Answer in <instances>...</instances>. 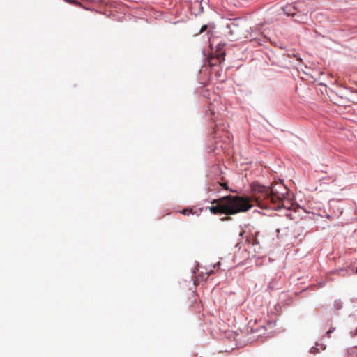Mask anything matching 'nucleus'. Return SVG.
I'll return each mask as SVG.
<instances>
[{
  "label": "nucleus",
  "mask_w": 357,
  "mask_h": 357,
  "mask_svg": "<svg viewBox=\"0 0 357 357\" xmlns=\"http://www.w3.org/2000/svg\"><path fill=\"white\" fill-rule=\"evenodd\" d=\"M213 273V270L208 271H200L199 268H197V272H195L194 284H198L200 282L205 281L208 279L209 275Z\"/></svg>",
  "instance_id": "20e7f679"
},
{
  "label": "nucleus",
  "mask_w": 357,
  "mask_h": 357,
  "mask_svg": "<svg viewBox=\"0 0 357 357\" xmlns=\"http://www.w3.org/2000/svg\"><path fill=\"white\" fill-rule=\"evenodd\" d=\"M202 211V208L199 209V212L201 213Z\"/></svg>",
  "instance_id": "dca6fc26"
},
{
  "label": "nucleus",
  "mask_w": 357,
  "mask_h": 357,
  "mask_svg": "<svg viewBox=\"0 0 357 357\" xmlns=\"http://www.w3.org/2000/svg\"><path fill=\"white\" fill-rule=\"evenodd\" d=\"M220 185L222 186L225 190H229V188L226 183H220Z\"/></svg>",
  "instance_id": "f8f14e48"
},
{
  "label": "nucleus",
  "mask_w": 357,
  "mask_h": 357,
  "mask_svg": "<svg viewBox=\"0 0 357 357\" xmlns=\"http://www.w3.org/2000/svg\"><path fill=\"white\" fill-rule=\"evenodd\" d=\"M66 3H71L76 6H82L81 3L78 2L76 0H64Z\"/></svg>",
  "instance_id": "9d476101"
},
{
  "label": "nucleus",
  "mask_w": 357,
  "mask_h": 357,
  "mask_svg": "<svg viewBox=\"0 0 357 357\" xmlns=\"http://www.w3.org/2000/svg\"><path fill=\"white\" fill-rule=\"evenodd\" d=\"M333 331V330H329L328 332H327V335H328V337H330V335L331 333Z\"/></svg>",
  "instance_id": "4468645a"
},
{
  "label": "nucleus",
  "mask_w": 357,
  "mask_h": 357,
  "mask_svg": "<svg viewBox=\"0 0 357 357\" xmlns=\"http://www.w3.org/2000/svg\"><path fill=\"white\" fill-rule=\"evenodd\" d=\"M347 357H357L356 348L349 349L347 352Z\"/></svg>",
  "instance_id": "6e6552de"
},
{
  "label": "nucleus",
  "mask_w": 357,
  "mask_h": 357,
  "mask_svg": "<svg viewBox=\"0 0 357 357\" xmlns=\"http://www.w3.org/2000/svg\"><path fill=\"white\" fill-rule=\"evenodd\" d=\"M181 213L185 215H189L190 214H197V215H199L197 211H193L192 209H183L181 211Z\"/></svg>",
  "instance_id": "1a4fd4ad"
},
{
  "label": "nucleus",
  "mask_w": 357,
  "mask_h": 357,
  "mask_svg": "<svg viewBox=\"0 0 357 357\" xmlns=\"http://www.w3.org/2000/svg\"><path fill=\"white\" fill-rule=\"evenodd\" d=\"M260 329H262V330H263V331H264L266 330V328H265V326H261V327L260 328Z\"/></svg>",
  "instance_id": "2eb2a0df"
},
{
  "label": "nucleus",
  "mask_w": 357,
  "mask_h": 357,
  "mask_svg": "<svg viewBox=\"0 0 357 357\" xmlns=\"http://www.w3.org/2000/svg\"><path fill=\"white\" fill-rule=\"evenodd\" d=\"M228 29L229 34L231 36L238 37L242 32V27L240 26L238 20L236 19L231 20V22L227 25Z\"/></svg>",
  "instance_id": "7ed1b4c3"
},
{
  "label": "nucleus",
  "mask_w": 357,
  "mask_h": 357,
  "mask_svg": "<svg viewBox=\"0 0 357 357\" xmlns=\"http://www.w3.org/2000/svg\"><path fill=\"white\" fill-rule=\"evenodd\" d=\"M208 28L207 25H203L199 31V33L204 32Z\"/></svg>",
  "instance_id": "9b49d317"
},
{
  "label": "nucleus",
  "mask_w": 357,
  "mask_h": 357,
  "mask_svg": "<svg viewBox=\"0 0 357 357\" xmlns=\"http://www.w3.org/2000/svg\"><path fill=\"white\" fill-rule=\"evenodd\" d=\"M248 241L249 243L251 244L254 247V251L255 252H259V250H260L259 241H258L257 237L252 236Z\"/></svg>",
  "instance_id": "423d86ee"
},
{
  "label": "nucleus",
  "mask_w": 357,
  "mask_h": 357,
  "mask_svg": "<svg viewBox=\"0 0 357 357\" xmlns=\"http://www.w3.org/2000/svg\"><path fill=\"white\" fill-rule=\"evenodd\" d=\"M275 322H273V321H268V323H267L268 326H270V327H273V326H275Z\"/></svg>",
  "instance_id": "ddd939ff"
},
{
  "label": "nucleus",
  "mask_w": 357,
  "mask_h": 357,
  "mask_svg": "<svg viewBox=\"0 0 357 357\" xmlns=\"http://www.w3.org/2000/svg\"><path fill=\"white\" fill-rule=\"evenodd\" d=\"M284 13L289 16H294L296 15V8L292 5H287L283 8Z\"/></svg>",
  "instance_id": "0eeeda50"
},
{
  "label": "nucleus",
  "mask_w": 357,
  "mask_h": 357,
  "mask_svg": "<svg viewBox=\"0 0 357 357\" xmlns=\"http://www.w3.org/2000/svg\"><path fill=\"white\" fill-rule=\"evenodd\" d=\"M225 54L224 52H219L212 55L210 58H208V64L211 66H215L218 63H221L225 61Z\"/></svg>",
  "instance_id": "39448f33"
},
{
  "label": "nucleus",
  "mask_w": 357,
  "mask_h": 357,
  "mask_svg": "<svg viewBox=\"0 0 357 357\" xmlns=\"http://www.w3.org/2000/svg\"><path fill=\"white\" fill-rule=\"evenodd\" d=\"M211 204H216L208 207L209 211L214 215H234L246 212L253 206L250 204V199L243 196H225L213 199Z\"/></svg>",
  "instance_id": "f03ea898"
},
{
  "label": "nucleus",
  "mask_w": 357,
  "mask_h": 357,
  "mask_svg": "<svg viewBox=\"0 0 357 357\" xmlns=\"http://www.w3.org/2000/svg\"><path fill=\"white\" fill-rule=\"evenodd\" d=\"M250 204L254 201L257 205L264 209L278 210L282 208H289V201L284 199V193H279L273 186L271 189L259 185L253 189Z\"/></svg>",
  "instance_id": "f257e3e1"
}]
</instances>
